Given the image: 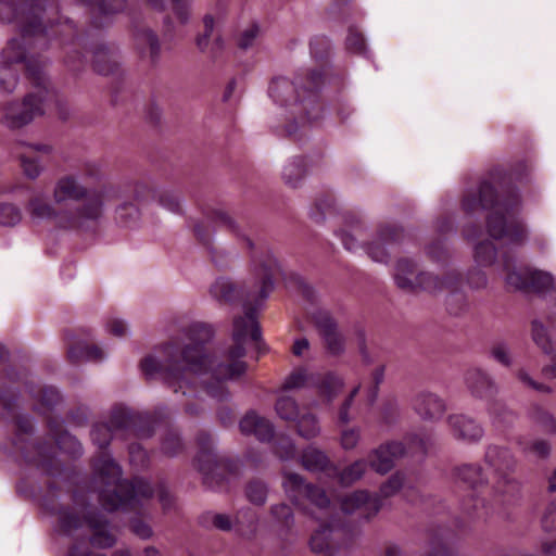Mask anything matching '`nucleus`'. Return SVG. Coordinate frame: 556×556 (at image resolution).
I'll list each match as a JSON object with an SVG mask.
<instances>
[{
  "label": "nucleus",
  "instance_id": "obj_1",
  "mask_svg": "<svg viewBox=\"0 0 556 556\" xmlns=\"http://www.w3.org/2000/svg\"><path fill=\"white\" fill-rule=\"evenodd\" d=\"M184 341L173 340L154 350L141 362V369L149 378H161L175 392L195 394L198 386L212 397L228 399L227 381L243 376L248 365L244 343L261 340V328L252 314L233 320V345L219 357L211 355L205 345L213 339V327L203 321H192L182 330Z\"/></svg>",
  "mask_w": 556,
  "mask_h": 556
},
{
  "label": "nucleus",
  "instance_id": "obj_2",
  "mask_svg": "<svg viewBox=\"0 0 556 556\" xmlns=\"http://www.w3.org/2000/svg\"><path fill=\"white\" fill-rule=\"evenodd\" d=\"M208 222H201L194 226V233L197 238L208 249L212 260L218 263L216 249L212 247V226H225L236 237L241 238L247 248L252 250V263L254 266L253 278L245 289H238V287L228 278H217L211 286L210 292L212 296L220 303H231L236 300H241L247 309L245 314H252L253 305H258L265 301L274 289V277L279 273V265L268 249L260 248V251H254L255 244L250 238L244 237L236 222L223 210H214L207 217ZM244 315L243 317H245Z\"/></svg>",
  "mask_w": 556,
  "mask_h": 556
},
{
  "label": "nucleus",
  "instance_id": "obj_3",
  "mask_svg": "<svg viewBox=\"0 0 556 556\" xmlns=\"http://www.w3.org/2000/svg\"><path fill=\"white\" fill-rule=\"evenodd\" d=\"M46 8L39 2L25 3L17 9L15 0H0V21L5 23L16 22L22 37L13 38L2 51L0 66V91L13 92L17 85V74L13 65L24 63L27 76L34 87H41L46 81L45 62L26 51L25 45L31 46L30 38L36 40L43 36L46 27L38 23L39 15Z\"/></svg>",
  "mask_w": 556,
  "mask_h": 556
},
{
  "label": "nucleus",
  "instance_id": "obj_4",
  "mask_svg": "<svg viewBox=\"0 0 556 556\" xmlns=\"http://www.w3.org/2000/svg\"><path fill=\"white\" fill-rule=\"evenodd\" d=\"M496 192L488 181H482L476 189H470L462 201L463 211L473 216L482 211L491 210L488 217V231L494 239H507L513 244H520L527 236L523 224L518 219L521 207L517 191H510L496 200Z\"/></svg>",
  "mask_w": 556,
  "mask_h": 556
},
{
  "label": "nucleus",
  "instance_id": "obj_5",
  "mask_svg": "<svg viewBox=\"0 0 556 556\" xmlns=\"http://www.w3.org/2000/svg\"><path fill=\"white\" fill-rule=\"evenodd\" d=\"M93 484L101 505L108 511L135 510L152 498L154 491L141 478L122 480V469L110 455L94 463Z\"/></svg>",
  "mask_w": 556,
  "mask_h": 556
},
{
  "label": "nucleus",
  "instance_id": "obj_6",
  "mask_svg": "<svg viewBox=\"0 0 556 556\" xmlns=\"http://www.w3.org/2000/svg\"><path fill=\"white\" fill-rule=\"evenodd\" d=\"M325 75L320 71H302L294 79L277 77L268 88V94L280 106L288 108L291 115L312 122L318 118L317 91L323 87Z\"/></svg>",
  "mask_w": 556,
  "mask_h": 556
},
{
  "label": "nucleus",
  "instance_id": "obj_7",
  "mask_svg": "<svg viewBox=\"0 0 556 556\" xmlns=\"http://www.w3.org/2000/svg\"><path fill=\"white\" fill-rule=\"evenodd\" d=\"M282 486L287 496L295 506H302L303 500H307L319 511V515L314 516V518L327 522L312 534L311 549L314 553H325V556H334L336 551L330 545V534L334 525L333 507L325 490L306 483L298 473H286Z\"/></svg>",
  "mask_w": 556,
  "mask_h": 556
},
{
  "label": "nucleus",
  "instance_id": "obj_8",
  "mask_svg": "<svg viewBox=\"0 0 556 556\" xmlns=\"http://www.w3.org/2000/svg\"><path fill=\"white\" fill-rule=\"evenodd\" d=\"M393 278L395 285L407 292H448L446 305L451 314L458 315L466 307L463 294L457 293L460 277L456 273H448L440 278L431 273L418 270L417 264L409 258H400L395 263Z\"/></svg>",
  "mask_w": 556,
  "mask_h": 556
},
{
  "label": "nucleus",
  "instance_id": "obj_9",
  "mask_svg": "<svg viewBox=\"0 0 556 556\" xmlns=\"http://www.w3.org/2000/svg\"><path fill=\"white\" fill-rule=\"evenodd\" d=\"M483 464L494 478L490 488V496L494 502L509 504L521 498L523 484L515 476L519 462L510 447L488 444L484 448Z\"/></svg>",
  "mask_w": 556,
  "mask_h": 556
},
{
  "label": "nucleus",
  "instance_id": "obj_10",
  "mask_svg": "<svg viewBox=\"0 0 556 556\" xmlns=\"http://www.w3.org/2000/svg\"><path fill=\"white\" fill-rule=\"evenodd\" d=\"M102 202L98 194L83 207H64L55 210L42 192L33 194L26 210L29 217L35 222L51 219L54 226L65 230H86L88 223L96 220L101 213Z\"/></svg>",
  "mask_w": 556,
  "mask_h": 556
},
{
  "label": "nucleus",
  "instance_id": "obj_11",
  "mask_svg": "<svg viewBox=\"0 0 556 556\" xmlns=\"http://www.w3.org/2000/svg\"><path fill=\"white\" fill-rule=\"evenodd\" d=\"M122 187L119 185L104 184L97 188H87L79 178L73 174H67L56 179L52 197L56 205L62 206L67 202H80L75 207H83L90 198L98 194L99 200L102 202V208L100 216L88 223V229L96 227L104 216L105 208L113 201L117 200L122 195Z\"/></svg>",
  "mask_w": 556,
  "mask_h": 556
},
{
  "label": "nucleus",
  "instance_id": "obj_12",
  "mask_svg": "<svg viewBox=\"0 0 556 556\" xmlns=\"http://www.w3.org/2000/svg\"><path fill=\"white\" fill-rule=\"evenodd\" d=\"M52 515L56 516L58 530L67 536L76 535L80 530L87 528L90 532L89 543L97 548H111L115 545L117 538L112 532L110 521L100 513H88L80 519L72 508L54 507L49 508Z\"/></svg>",
  "mask_w": 556,
  "mask_h": 556
},
{
  "label": "nucleus",
  "instance_id": "obj_13",
  "mask_svg": "<svg viewBox=\"0 0 556 556\" xmlns=\"http://www.w3.org/2000/svg\"><path fill=\"white\" fill-rule=\"evenodd\" d=\"M338 236L348 251L356 253L364 249L374 262L387 264L390 249L403 237V230L392 226L381 227L377 238L365 248L359 243L364 239V227L361 223L351 226L350 230H340Z\"/></svg>",
  "mask_w": 556,
  "mask_h": 556
},
{
  "label": "nucleus",
  "instance_id": "obj_14",
  "mask_svg": "<svg viewBox=\"0 0 556 556\" xmlns=\"http://www.w3.org/2000/svg\"><path fill=\"white\" fill-rule=\"evenodd\" d=\"M35 88L36 91L29 92L21 101L7 103L0 118V124L3 127L11 131L21 130L43 115L49 93L48 79L46 78L43 86Z\"/></svg>",
  "mask_w": 556,
  "mask_h": 556
},
{
  "label": "nucleus",
  "instance_id": "obj_15",
  "mask_svg": "<svg viewBox=\"0 0 556 556\" xmlns=\"http://www.w3.org/2000/svg\"><path fill=\"white\" fill-rule=\"evenodd\" d=\"M427 441L417 434L408 435L404 442L392 441L380 445L369 454V465L378 473L389 472L395 459L405 455L424 456L427 453Z\"/></svg>",
  "mask_w": 556,
  "mask_h": 556
},
{
  "label": "nucleus",
  "instance_id": "obj_16",
  "mask_svg": "<svg viewBox=\"0 0 556 556\" xmlns=\"http://www.w3.org/2000/svg\"><path fill=\"white\" fill-rule=\"evenodd\" d=\"M139 416H135L125 410H115L112 413L109 424H97L91 430L92 442L100 448L110 444L113 438L126 432L128 437L148 438L150 430H144L137 426Z\"/></svg>",
  "mask_w": 556,
  "mask_h": 556
},
{
  "label": "nucleus",
  "instance_id": "obj_17",
  "mask_svg": "<svg viewBox=\"0 0 556 556\" xmlns=\"http://www.w3.org/2000/svg\"><path fill=\"white\" fill-rule=\"evenodd\" d=\"M340 507L346 515L357 514L362 519H369L380 510L381 501L367 491L358 490L342 496Z\"/></svg>",
  "mask_w": 556,
  "mask_h": 556
},
{
  "label": "nucleus",
  "instance_id": "obj_18",
  "mask_svg": "<svg viewBox=\"0 0 556 556\" xmlns=\"http://www.w3.org/2000/svg\"><path fill=\"white\" fill-rule=\"evenodd\" d=\"M313 319L328 353L331 355L341 354L344 351V339L338 331L337 324L329 313L318 311L314 314Z\"/></svg>",
  "mask_w": 556,
  "mask_h": 556
},
{
  "label": "nucleus",
  "instance_id": "obj_19",
  "mask_svg": "<svg viewBox=\"0 0 556 556\" xmlns=\"http://www.w3.org/2000/svg\"><path fill=\"white\" fill-rule=\"evenodd\" d=\"M447 425L455 440L468 444L478 443L484 435L482 426L463 414L450 415L447 417Z\"/></svg>",
  "mask_w": 556,
  "mask_h": 556
},
{
  "label": "nucleus",
  "instance_id": "obj_20",
  "mask_svg": "<svg viewBox=\"0 0 556 556\" xmlns=\"http://www.w3.org/2000/svg\"><path fill=\"white\" fill-rule=\"evenodd\" d=\"M412 406L415 413L426 421L440 419L446 410L444 400L428 391L417 393L412 401Z\"/></svg>",
  "mask_w": 556,
  "mask_h": 556
},
{
  "label": "nucleus",
  "instance_id": "obj_21",
  "mask_svg": "<svg viewBox=\"0 0 556 556\" xmlns=\"http://www.w3.org/2000/svg\"><path fill=\"white\" fill-rule=\"evenodd\" d=\"M17 146L24 148V151L18 153V159L21 162V166L24 175L34 180L40 176L43 170V166L38 157L33 156V153H42L48 154L51 151V148L43 143H26L24 141H18Z\"/></svg>",
  "mask_w": 556,
  "mask_h": 556
},
{
  "label": "nucleus",
  "instance_id": "obj_22",
  "mask_svg": "<svg viewBox=\"0 0 556 556\" xmlns=\"http://www.w3.org/2000/svg\"><path fill=\"white\" fill-rule=\"evenodd\" d=\"M465 382L472 395L489 399L497 393L494 380L480 368H470L465 374Z\"/></svg>",
  "mask_w": 556,
  "mask_h": 556
},
{
  "label": "nucleus",
  "instance_id": "obj_23",
  "mask_svg": "<svg viewBox=\"0 0 556 556\" xmlns=\"http://www.w3.org/2000/svg\"><path fill=\"white\" fill-rule=\"evenodd\" d=\"M239 427L243 434L254 435L260 441H269L274 437L273 424L253 410L243 416Z\"/></svg>",
  "mask_w": 556,
  "mask_h": 556
},
{
  "label": "nucleus",
  "instance_id": "obj_24",
  "mask_svg": "<svg viewBox=\"0 0 556 556\" xmlns=\"http://www.w3.org/2000/svg\"><path fill=\"white\" fill-rule=\"evenodd\" d=\"M456 479L472 491L485 488L490 491L489 478L484 467L477 463H466L455 468Z\"/></svg>",
  "mask_w": 556,
  "mask_h": 556
},
{
  "label": "nucleus",
  "instance_id": "obj_25",
  "mask_svg": "<svg viewBox=\"0 0 556 556\" xmlns=\"http://www.w3.org/2000/svg\"><path fill=\"white\" fill-rule=\"evenodd\" d=\"M307 175V162L303 156H295L283 165L281 178L290 188H298Z\"/></svg>",
  "mask_w": 556,
  "mask_h": 556
},
{
  "label": "nucleus",
  "instance_id": "obj_26",
  "mask_svg": "<svg viewBox=\"0 0 556 556\" xmlns=\"http://www.w3.org/2000/svg\"><path fill=\"white\" fill-rule=\"evenodd\" d=\"M488 412L492 425L498 431H505L511 428L517 420V414L513 409H510L505 403L500 401L490 403Z\"/></svg>",
  "mask_w": 556,
  "mask_h": 556
},
{
  "label": "nucleus",
  "instance_id": "obj_27",
  "mask_svg": "<svg viewBox=\"0 0 556 556\" xmlns=\"http://www.w3.org/2000/svg\"><path fill=\"white\" fill-rule=\"evenodd\" d=\"M301 464L306 470L312 472L326 471L328 469H332L333 472L338 471L330 463L327 454L314 446H308L303 451Z\"/></svg>",
  "mask_w": 556,
  "mask_h": 556
},
{
  "label": "nucleus",
  "instance_id": "obj_28",
  "mask_svg": "<svg viewBox=\"0 0 556 556\" xmlns=\"http://www.w3.org/2000/svg\"><path fill=\"white\" fill-rule=\"evenodd\" d=\"M135 42L142 54H148L150 61L155 63L161 53L157 36L150 29H138L135 34Z\"/></svg>",
  "mask_w": 556,
  "mask_h": 556
},
{
  "label": "nucleus",
  "instance_id": "obj_29",
  "mask_svg": "<svg viewBox=\"0 0 556 556\" xmlns=\"http://www.w3.org/2000/svg\"><path fill=\"white\" fill-rule=\"evenodd\" d=\"M504 269L507 271L505 276L506 286L513 290L529 291V281L531 269L517 268L511 265V261L504 258Z\"/></svg>",
  "mask_w": 556,
  "mask_h": 556
},
{
  "label": "nucleus",
  "instance_id": "obj_30",
  "mask_svg": "<svg viewBox=\"0 0 556 556\" xmlns=\"http://www.w3.org/2000/svg\"><path fill=\"white\" fill-rule=\"evenodd\" d=\"M529 420L543 433L556 435V417L540 405H532L528 410Z\"/></svg>",
  "mask_w": 556,
  "mask_h": 556
},
{
  "label": "nucleus",
  "instance_id": "obj_31",
  "mask_svg": "<svg viewBox=\"0 0 556 556\" xmlns=\"http://www.w3.org/2000/svg\"><path fill=\"white\" fill-rule=\"evenodd\" d=\"M67 355L73 363L102 362L105 358V353L98 345L81 342L70 346Z\"/></svg>",
  "mask_w": 556,
  "mask_h": 556
},
{
  "label": "nucleus",
  "instance_id": "obj_32",
  "mask_svg": "<svg viewBox=\"0 0 556 556\" xmlns=\"http://www.w3.org/2000/svg\"><path fill=\"white\" fill-rule=\"evenodd\" d=\"M200 444L203 450L199 453L195 458V466L200 472H202L204 481L207 482L211 475H213L217 463L215 455L208 450V437H200Z\"/></svg>",
  "mask_w": 556,
  "mask_h": 556
},
{
  "label": "nucleus",
  "instance_id": "obj_33",
  "mask_svg": "<svg viewBox=\"0 0 556 556\" xmlns=\"http://www.w3.org/2000/svg\"><path fill=\"white\" fill-rule=\"evenodd\" d=\"M298 434L306 440L315 439L320 434V425L316 415L312 413L299 415L296 420Z\"/></svg>",
  "mask_w": 556,
  "mask_h": 556
},
{
  "label": "nucleus",
  "instance_id": "obj_34",
  "mask_svg": "<svg viewBox=\"0 0 556 556\" xmlns=\"http://www.w3.org/2000/svg\"><path fill=\"white\" fill-rule=\"evenodd\" d=\"M275 412L279 418L294 421L299 417V405L296 401L286 394H280L275 403Z\"/></svg>",
  "mask_w": 556,
  "mask_h": 556
},
{
  "label": "nucleus",
  "instance_id": "obj_35",
  "mask_svg": "<svg viewBox=\"0 0 556 556\" xmlns=\"http://www.w3.org/2000/svg\"><path fill=\"white\" fill-rule=\"evenodd\" d=\"M117 222L124 227H134L140 219L139 208L130 202H122L115 210Z\"/></svg>",
  "mask_w": 556,
  "mask_h": 556
},
{
  "label": "nucleus",
  "instance_id": "obj_36",
  "mask_svg": "<svg viewBox=\"0 0 556 556\" xmlns=\"http://www.w3.org/2000/svg\"><path fill=\"white\" fill-rule=\"evenodd\" d=\"M517 444L520 446L523 454L532 455L539 459L546 460L552 454V444L545 439H534L523 446L521 442H517Z\"/></svg>",
  "mask_w": 556,
  "mask_h": 556
},
{
  "label": "nucleus",
  "instance_id": "obj_37",
  "mask_svg": "<svg viewBox=\"0 0 556 556\" xmlns=\"http://www.w3.org/2000/svg\"><path fill=\"white\" fill-rule=\"evenodd\" d=\"M93 68L101 75H108L113 72L115 62L112 54L104 46L96 48L93 51Z\"/></svg>",
  "mask_w": 556,
  "mask_h": 556
},
{
  "label": "nucleus",
  "instance_id": "obj_38",
  "mask_svg": "<svg viewBox=\"0 0 556 556\" xmlns=\"http://www.w3.org/2000/svg\"><path fill=\"white\" fill-rule=\"evenodd\" d=\"M367 468V463L364 459H357L340 472H338V478L341 484L350 485L357 480H359Z\"/></svg>",
  "mask_w": 556,
  "mask_h": 556
},
{
  "label": "nucleus",
  "instance_id": "obj_39",
  "mask_svg": "<svg viewBox=\"0 0 556 556\" xmlns=\"http://www.w3.org/2000/svg\"><path fill=\"white\" fill-rule=\"evenodd\" d=\"M309 381V376L304 368H296L283 380L280 392L296 391L304 388Z\"/></svg>",
  "mask_w": 556,
  "mask_h": 556
},
{
  "label": "nucleus",
  "instance_id": "obj_40",
  "mask_svg": "<svg viewBox=\"0 0 556 556\" xmlns=\"http://www.w3.org/2000/svg\"><path fill=\"white\" fill-rule=\"evenodd\" d=\"M342 387L343 380L339 376L329 372L325 375L319 384V393L325 396L328 402H331L341 391Z\"/></svg>",
  "mask_w": 556,
  "mask_h": 556
},
{
  "label": "nucleus",
  "instance_id": "obj_41",
  "mask_svg": "<svg viewBox=\"0 0 556 556\" xmlns=\"http://www.w3.org/2000/svg\"><path fill=\"white\" fill-rule=\"evenodd\" d=\"M496 258V249L491 241L480 242L475 247V262L479 266H491Z\"/></svg>",
  "mask_w": 556,
  "mask_h": 556
},
{
  "label": "nucleus",
  "instance_id": "obj_42",
  "mask_svg": "<svg viewBox=\"0 0 556 556\" xmlns=\"http://www.w3.org/2000/svg\"><path fill=\"white\" fill-rule=\"evenodd\" d=\"M554 278L549 273L531 269L529 291L542 293L553 288Z\"/></svg>",
  "mask_w": 556,
  "mask_h": 556
},
{
  "label": "nucleus",
  "instance_id": "obj_43",
  "mask_svg": "<svg viewBox=\"0 0 556 556\" xmlns=\"http://www.w3.org/2000/svg\"><path fill=\"white\" fill-rule=\"evenodd\" d=\"M165 210L178 214L181 212V203L179 197L170 190H155L154 199Z\"/></svg>",
  "mask_w": 556,
  "mask_h": 556
},
{
  "label": "nucleus",
  "instance_id": "obj_44",
  "mask_svg": "<svg viewBox=\"0 0 556 556\" xmlns=\"http://www.w3.org/2000/svg\"><path fill=\"white\" fill-rule=\"evenodd\" d=\"M22 220V211L12 203L0 204V225L4 227H13Z\"/></svg>",
  "mask_w": 556,
  "mask_h": 556
},
{
  "label": "nucleus",
  "instance_id": "obj_45",
  "mask_svg": "<svg viewBox=\"0 0 556 556\" xmlns=\"http://www.w3.org/2000/svg\"><path fill=\"white\" fill-rule=\"evenodd\" d=\"M404 485V476L401 472H395L381 486L379 490V494L377 495L379 498H388L395 495Z\"/></svg>",
  "mask_w": 556,
  "mask_h": 556
},
{
  "label": "nucleus",
  "instance_id": "obj_46",
  "mask_svg": "<svg viewBox=\"0 0 556 556\" xmlns=\"http://www.w3.org/2000/svg\"><path fill=\"white\" fill-rule=\"evenodd\" d=\"M532 339L543 352L549 353L552 351V342L546 328L538 320L532 321Z\"/></svg>",
  "mask_w": 556,
  "mask_h": 556
},
{
  "label": "nucleus",
  "instance_id": "obj_47",
  "mask_svg": "<svg viewBox=\"0 0 556 556\" xmlns=\"http://www.w3.org/2000/svg\"><path fill=\"white\" fill-rule=\"evenodd\" d=\"M516 377L525 388L535 391L538 393H552L553 391L549 386L534 380L530 376V374L523 368L517 370Z\"/></svg>",
  "mask_w": 556,
  "mask_h": 556
},
{
  "label": "nucleus",
  "instance_id": "obj_48",
  "mask_svg": "<svg viewBox=\"0 0 556 556\" xmlns=\"http://www.w3.org/2000/svg\"><path fill=\"white\" fill-rule=\"evenodd\" d=\"M245 493L251 503L263 505L267 498V486L263 482L252 481L248 484Z\"/></svg>",
  "mask_w": 556,
  "mask_h": 556
},
{
  "label": "nucleus",
  "instance_id": "obj_49",
  "mask_svg": "<svg viewBox=\"0 0 556 556\" xmlns=\"http://www.w3.org/2000/svg\"><path fill=\"white\" fill-rule=\"evenodd\" d=\"M131 198L138 203H144L150 199H155V190H153L148 184L142 181L134 182L129 187Z\"/></svg>",
  "mask_w": 556,
  "mask_h": 556
},
{
  "label": "nucleus",
  "instance_id": "obj_50",
  "mask_svg": "<svg viewBox=\"0 0 556 556\" xmlns=\"http://www.w3.org/2000/svg\"><path fill=\"white\" fill-rule=\"evenodd\" d=\"M271 515L282 527L290 529L294 523L293 513L289 505L278 504L270 508Z\"/></svg>",
  "mask_w": 556,
  "mask_h": 556
},
{
  "label": "nucleus",
  "instance_id": "obj_51",
  "mask_svg": "<svg viewBox=\"0 0 556 556\" xmlns=\"http://www.w3.org/2000/svg\"><path fill=\"white\" fill-rule=\"evenodd\" d=\"M33 396L38 399L43 406L53 407L60 400L58 390L53 387L41 388L38 392L30 391Z\"/></svg>",
  "mask_w": 556,
  "mask_h": 556
},
{
  "label": "nucleus",
  "instance_id": "obj_52",
  "mask_svg": "<svg viewBox=\"0 0 556 556\" xmlns=\"http://www.w3.org/2000/svg\"><path fill=\"white\" fill-rule=\"evenodd\" d=\"M541 526L545 532L556 531V500L546 505L541 518Z\"/></svg>",
  "mask_w": 556,
  "mask_h": 556
},
{
  "label": "nucleus",
  "instance_id": "obj_53",
  "mask_svg": "<svg viewBox=\"0 0 556 556\" xmlns=\"http://www.w3.org/2000/svg\"><path fill=\"white\" fill-rule=\"evenodd\" d=\"M346 48L357 54H363L366 52V43L363 35L358 33L354 28L349 29V34L346 37Z\"/></svg>",
  "mask_w": 556,
  "mask_h": 556
},
{
  "label": "nucleus",
  "instance_id": "obj_54",
  "mask_svg": "<svg viewBox=\"0 0 556 556\" xmlns=\"http://www.w3.org/2000/svg\"><path fill=\"white\" fill-rule=\"evenodd\" d=\"M126 0H100L97 2L99 15L108 16L124 10Z\"/></svg>",
  "mask_w": 556,
  "mask_h": 556
},
{
  "label": "nucleus",
  "instance_id": "obj_55",
  "mask_svg": "<svg viewBox=\"0 0 556 556\" xmlns=\"http://www.w3.org/2000/svg\"><path fill=\"white\" fill-rule=\"evenodd\" d=\"M204 522L212 525L214 528L222 531H229L232 527V521L228 515L207 513L204 515Z\"/></svg>",
  "mask_w": 556,
  "mask_h": 556
},
{
  "label": "nucleus",
  "instance_id": "obj_56",
  "mask_svg": "<svg viewBox=\"0 0 556 556\" xmlns=\"http://www.w3.org/2000/svg\"><path fill=\"white\" fill-rule=\"evenodd\" d=\"M104 176V172L102 165L96 161H88L84 163L81 168V177L86 180L97 181L102 179Z\"/></svg>",
  "mask_w": 556,
  "mask_h": 556
},
{
  "label": "nucleus",
  "instance_id": "obj_57",
  "mask_svg": "<svg viewBox=\"0 0 556 556\" xmlns=\"http://www.w3.org/2000/svg\"><path fill=\"white\" fill-rule=\"evenodd\" d=\"M491 356L500 364L509 367L513 363L509 349L504 343H497L490 351Z\"/></svg>",
  "mask_w": 556,
  "mask_h": 556
},
{
  "label": "nucleus",
  "instance_id": "obj_58",
  "mask_svg": "<svg viewBox=\"0 0 556 556\" xmlns=\"http://www.w3.org/2000/svg\"><path fill=\"white\" fill-rule=\"evenodd\" d=\"M384 370H386L384 366L379 365L371 372V377H370L371 386L369 388V401L370 402H374L377 397L379 386L384 380Z\"/></svg>",
  "mask_w": 556,
  "mask_h": 556
},
{
  "label": "nucleus",
  "instance_id": "obj_59",
  "mask_svg": "<svg viewBox=\"0 0 556 556\" xmlns=\"http://www.w3.org/2000/svg\"><path fill=\"white\" fill-rule=\"evenodd\" d=\"M182 447L181 440L177 433L170 432L162 443V450L166 455L174 456Z\"/></svg>",
  "mask_w": 556,
  "mask_h": 556
},
{
  "label": "nucleus",
  "instance_id": "obj_60",
  "mask_svg": "<svg viewBox=\"0 0 556 556\" xmlns=\"http://www.w3.org/2000/svg\"><path fill=\"white\" fill-rule=\"evenodd\" d=\"M361 439L358 429H345L341 432V446L344 450H352L356 447Z\"/></svg>",
  "mask_w": 556,
  "mask_h": 556
},
{
  "label": "nucleus",
  "instance_id": "obj_61",
  "mask_svg": "<svg viewBox=\"0 0 556 556\" xmlns=\"http://www.w3.org/2000/svg\"><path fill=\"white\" fill-rule=\"evenodd\" d=\"M129 450V460L136 467H144L147 465L148 456L147 453L142 450V447L132 443L128 447Z\"/></svg>",
  "mask_w": 556,
  "mask_h": 556
},
{
  "label": "nucleus",
  "instance_id": "obj_62",
  "mask_svg": "<svg viewBox=\"0 0 556 556\" xmlns=\"http://www.w3.org/2000/svg\"><path fill=\"white\" fill-rule=\"evenodd\" d=\"M258 35V27L256 25H250L248 28H245L239 39L238 45L241 49H248L250 48L254 40L256 39Z\"/></svg>",
  "mask_w": 556,
  "mask_h": 556
},
{
  "label": "nucleus",
  "instance_id": "obj_63",
  "mask_svg": "<svg viewBox=\"0 0 556 556\" xmlns=\"http://www.w3.org/2000/svg\"><path fill=\"white\" fill-rule=\"evenodd\" d=\"M309 47L314 58H323L329 50V41L326 37H315L311 40Z\"/></svg>",
  "mask_w": 556,
  "mask_h": 556
},
{
  "label": "nucleus",
  "instance_id": "obj_64",
  "mask_svg": "<svg viewBox=\"0 0 556 556\" xmlns=\"http://www.w3.org/2000/svg\"><path fill=\"white\" fill-rule=\"evenodd\" d=\"M66 556H105L101 553H93L89 549L85 541L75 543L68 551Z\"/></svg>",
  "mask_w": 556,
  "mask_h": 556
}]
</instances>
